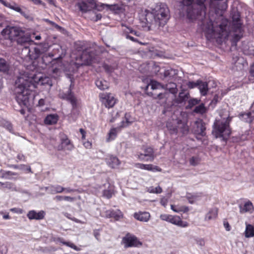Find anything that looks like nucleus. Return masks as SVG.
I'll return each instance as SVG.
<instances>
[{
	"label": "nucleus",
	"instance_id": "a878e982",
	"mask_svg": "<svg viewBox=\"0 0 254 254\" xmlns=\"http://www.w3.org/2000/svg\"><path fill=\"white\" fill-rule=\"evenodd\" d=\"M0 173L1 174V178L7 180H16V178L13 177V176H18V173L10 171H4L1 170Z\"/></svg>",
	"mask_w": 254,
	"mask_h": 254
},
{
	"label": "nucleus",
	"instance_id": "e433bc0d",
	"mask_svg": "<svg viewBox=\"0 0 254 254\" xmlns=\"http://www.w3.org/2000/svg\"><path fill=\"white\" fill-rule=\"evenodd\" d=\"M95 84L97 87L101 90H105L108 89L109 87L108 83L105 80H96Z\"/></svg>",
	"mask_w": 254,
	"mask_h": 254
},
{
	"label": "nucleus",
	"instance_id": "4be33fe9",
	"mask_svg": "<svg viewBox=\"0 0 254 254\" xmlns=\"http://www.w3.org/2000/svg\"><path fill=\"white\" fill-rule=\"evenodd\" d=\"M45 215V212L43 210L40 211L38 212L35 210H30L27 214V217L30 220H41L44 218Z\"/></svg>",
	"mask_w": 254,
	"mask_h": 254
},
{
	"label": "nucleus",
	"instance_id": "f3484780",
	"mask_svg": "<svg viewBox=\"0 0 254 254\" xmlns=\"http://www.w3.org/2000/svg\"><path fill=\"white\" fill-rule=\"evenodd\" d=\"M61 145L59 146V150H67L68 151H71L74 146L71 143L70 140L66 136H64L61 138Z\"/></svg>",
	"mask_w": 254,
	"mask_h": 254
},
{
	"label": "nucleus",
	"instance_id": "4c0bfd02",
	"mask_svg": "<svg viewBox=\"0 0 254 254\" xmlns=\"http://www.w3.org/2000/svg\"><path fill=\"white\" fill-rule=\"evenodd\" d=\"M0 185L3 188L7 189L11 191H17V189L14 184L6 182L5 183L1 182Z\"/></svg>",
	"mask_w": 254,
	"mask_h": 254
},
{
	"label": "nucleus",
	"instance_id": "49530a36",
	"mask_svg": "<svg viewBox=\"0 0 254 254\" xmlns=\"http://www.w3.org/2000/svg\"><path fill=\"white\" fill-rule=\"evenodd\" d=\"M148 191L150 193H160L162 192V190L160 186H158L156 188L151 187L148 189Z\"/></svg>",
	"mask_w": 254,
	"mask_h": 254
},
{
	"label": "nucleus",
	"instance_id": "864d4df0",
	"mask_svg": "<svg viewBox=\"0 0 254 254\" xmlns=\"http://www.w3.org/2000/svg\"><path fill=\"white\" fill-rule=\"evenodd\" d=\"M106 9L113 11H116L119 9V6L117 4H108L106 5Z\"/></svg>",
	"mask_w": 254,
	"mask_h": 254
},
{
	"label": "nucleus",
	"instance_id": "ddd939ff",
	"mask_svg": "<svg viewBox=\"0 0 254 254\" xmlns=\"http://www.w3.org/2000/svg\"><path fill=\"white\" fill-rule=\"evenodd\" d=\"M49 46L48 43L42 44L36 47H34L33 51L34 53H32V59H37L42 54H45L47 51H48Z\"/></svg>",
	"mask_w": 254,
	"mask_h": 254
},
{
	"label": "nucleus",
	"instance_id": "cd10ccee",
	"mask_svg": "<svg viewBox=\"0 0 254 254\" xmlns=\"http://www.w3.org/2000/svg\"><path fill=\"white\" fill-rule=\"evenodd\" d=\"M218 215V208L214 207L209 210L208 212L205 215V220L209 221L215 219Z\"/></svg>",
	"mask_w": 254,
	"mask_h": 254
},
{
	"label": "nucleus",
	"instance_id": "aec40b11",
	"mask_svg": "<svg viewBox=\"0 0 254 254\" xmlns=\"http://www.w3.org/2000/svg\"><path fill=\"white\" fill-rule=\"evenodd\" d=\"M105 216L107 218H113L116 220L123 217L122 212L120 210H108L105 212Z\"/></svg>",
	"mask_w": 254,
	"mask_h": 254
},
{
	"label": "nucleus",
	"instance_id": "a18cd8bd",
	"mask_svg": "<svg viewBox=\"0 0 254 254\" xmlns=\"http://www.w3.org/2000/svg\"><path fill=\"white\" fill-rule=\"evenodd\" d=\"M144 170L151 171L153 172H160L161 171V169L159 167L157 166H154L152 164H145Z\"/></svg>",
	"mask_w": 254,
	"mask_h": 254
},
{
	"label": "nucleus",
	"instance_id": "4d7b16f0",
	"mask_svg": "<svg viewBox=\"0 0 254 254\" xmlns=\"http://www.w3.org/2000/svg\"><path fill=\"white\" fill-rule=\"evenodd\" d=\"M86 2L90 6V7L92 9H94V7H96V4L97 3L95 0H85Z\"/></svg>",
	"mask_w": 254,
	"mask_h": 254
},
{
	"label": "nucleus",
	"instance_id": "8fccbe9b",
	"mask_svg": "<svg viewBox=\"0 0 254 254\" xmlns=\"http://www.w3.org/2000/svg\"><path fill=\"white\" fill-rule=\"evenodd\" d=\"M107 4H105L101 2L96 3V7H94V9H96L98 11H102L105 8H106V5Z\"/></svg>",
	"mask_w": 254,
	"mask_h": 254
},
{
	"label": "nucleus",
	"instance_id": "79ce46f5",
	"mask_svg": "<svg viewBox=\"0 0 254 254\" xmlns=\"http://www.w3.org/2000/svg\"><path fill=\"white\" fill-rule=\"evenodd\" d=\"M9 69V65L4 59L0 58V71L6 72Z\"/></svg>",
	"mask_w": 254,
	"mask_h": 254
},
{
	"label": "nucleus",
	"instance_id": "09e8293b",
	"mask_svg": "<svg viewBox=\"0 0 254 254\" xmlns=\"http://www.w3.org/2000/svg\"><path fill=\"white\" fill-rule=\"evenodd\" d=\"M117 128H114L111 129L109 133V137L107 139L108 141H110L114 139L117 134Z\"/></svg>",
	"mask_w": 254,
	"mask_h": 254
},
{
	"label": "nucleus",
	"instance_id": "052dcab7",
	"mask_svg": "<svg viewBox=\"0 0 254 254\" xmlns=\"http://www.w3.org/2000/svg\"><path fill=\"white\" fill-rule=\"evenodd\" d=\"M113 193L110 190H104L103 191V195L107 198H110L112 196Z\"/></svg>",
	"mask_w": 254,
	"mask_h": 254
},
{
	"label": "nucleus",
	"instance_id": "c9c22d12",
	"mask_svg": "<svg viewBox=\"0 0 254 254\" xmlns=\"http://www.w3.org/2000/svg\"><path fill=\"white\" fill-rule=\"evenodd\" d=\"M107 163L112 168H114L120 164V161L118 158L115 156H111L108 160Z\"/></svg>",
	"mask_w": 254,
	"mask_h": 254
},
{
	"label": "nucleus",
	"instance_id": "dca6fc26",
	"mask_svg": "<svg viewBox=\"0 0 254 254\" xmlns=\"http://www.w3.org/2000/svg\"><path fill=\"white\" fill-rule=\"evenodd\" d=\"M54 57V54L53 53L44 54L42 58V63L46 65H50L51 64H52V62H55L57 60H61L63 58L62 55H59V56L55 59H53Z\"/></svg>",
	"mask_w": 254,
	"mask_h": 254
},
{
	"label": "nucleus",
	"instance_id": "412c9836",
	"mask_svg": "<svg viewBox=\"0 0 254 254\" xmlns=\"http://www.w3.org/2000/svg\"><path fill=\"white\" fill-rule=\"evenodd\" d=\"M133 217L136 220L142 222H148L150 218V214L148 212L139 211L133 214Z\"/></svg>",
	"mask_w": 254,
	"mask_h": 254
},
{
	"label": "nucleus",
	"instance_id": "393cba45",
	"mask_svg": "<svg viewBox=\"0 0 254 254\" xmlns=\"http://www.w3.org/2000/svg\"><path fill=\"white\" fill-rule=\"evenodd\" d=\"M169 222L182 227H186L188 226L187 222H183L180 217L177 216L172 215Z\"/></svg>",
	"mask_w": 254,
	"mask_h": 254
},
{
	"label": "nucleus",
	"instance_id": "20e7f679",
	"mask_svg": "<svg viewBox=\"0 0 254 254\" xmlns=\"http://www.w3.org/2000/svg\"><path fill=\"white\" fill-rule=\"evenodd\" d=\"M221 119L216 120L213 126L212 134L216 138L222 137L223 140L226 141L231 134L230 123L231 121L232 117L229 114L227 115L226 118H222L220 114Z\"/></svg>",
	"mask_w": 254,
	"mask_h": 254
},
{
	"label": "nucleus",
	"instance_id": "3c124183",
	"mask_svg": "<svg viewBox=\"0 0 254 254\" xmlns=\"http://www.w3.org/2000/svg\"><path fill=\"white\" fill-rule=\"evenodd\" d=\"M175 71L172 69L165 70L164 72V76L165 77H170L175 74Z\"/></svg>",
	"mask_w": 254,
	"mask_h": 254
},
{
	"label": "nucleus",
	"instance_id": "bf43d9fd",
	"mask_svg": "<svg viewBox=\"0 0 254 254\" xmlns=\"http://www.w3.org/2000/svg\"><path fill=\"white\" fill-rule=\"evenodd\" d=\"M63 190H64V191L65 193H71V192L78 191V190L71 189L69 187H68V188L63 187Z\"/></svg>",
	"mask_w": 254,
	"mask_h": 254
},
{
	"label": "nucleus",
	"instance_id": "0eeeda50",
	"mask_svg": "<svg viewBox=\"0 0 254 254\" xmlns=\"http://www.w3.org/2000/svg\"><path fill=\"white\" fill-rule=\"evenodd\" d=\"M233 18V34L232 41V45H236L237 42L239 41L243 36V30L242 23L239 15H234Z\"/></svg>",
	"mask_w": 254,
	"mask_h": 254
},
{
	"label": "nucleus",
	"instance_id": "2f4dec72",
	"mask_svg": "<svg viewBox=\"0 0 254 254\" xmlns=\"http://www.w3.org/2000/svg\"><path fill=\"white\" fill-rule=\"evenodd\" d=\"M198 88L199 90L200 93L201 95L205 96L207 94L208 91V83L206 82L199 81V85Z\"/></svg>",
	"mask_w": 254,
	"mask_h": 254
},
{
	"label": "nucleus",
	"instance_id": "1a4fd4ad",
	"mask_svg": "<svg viewBox=\"0 0 254 254\" xmlns=\"http://www.w3.org/2000/svg\"><path fill=\"white\" fill-rule=\"evenodd\" d=\"M122 243L124 244V247L126 248L129 247H138L142 245V243L140 242L135 236L128 234L123 238Z\"/></svg>",
	"mask_w": 254,
	"mask_h": 254
},
{
	"label": "nucleus",
	"instance_id": "69168bd1",
	"mask_svg": "<svg viewBox=\"0 0 254 254\" xmlns=\"http://www.w3.org/2000/svg\"><path fill=\"white\" fill-rule=\"evenodd\" d=\"M61 50V47L59 46H57L56 48H54L52 52L51 53L54 54V56L58 54L60 51Z\"/></svg>",
	"mask_w": 254,
	"mask_h": 254
},
{
	"label": "nucleus",
	"instance_id": "a211bd4d",
	"mask_svg": "<svg viewBox=\"0 0 254 254\" xmlns=\"http://www.w3.org/2000/svg\"><path fill=\"white\" fill-rule=\"evenodd\" d=\"M15 40L18 45L22 46L29 45L30 43L32 42L30 37L28 35L26 34L23 30V34L19 35Z\"/></svg>",
	"mask_w": 254,
	"mask_h": 254
},
{
	"label": "nucleus",
	"instance_id": "0e129e2a",
	"mask_svg": "<svg viewBox=\"0 0 254 254\" xmlns=\"http://www.w3.org/2000/svg\"><path fill=\"white\" fill-rule=\"evenodd\" d=\"M190 163L191 165L195 166L197 164V161L196 158L192 157L190 160Z\"/></svg>",
	"mask_w": 254,
	"mask_h": 254
},
{
	"label": "nucleus",
	"instance_id": "6ab92c4d",
	"mask_svg": "<svg viewBox=\"0 0 254 254\" xmlns=\"http://www.w3.org/2000/svg\"><path fill=\"white\" fill-rule=\"evenodd\" d=\"M63 98L68 101L72 105V108L75 109L77 106V100L73 94L71 92L70 88L68 89L67 93H64Z\"/></svg>",
	"mask_w": 254,
	"mask_h": 254
},
{
	"label": "nucleus",
	"instance_id": "338daca9",
	"mask_svg": "<svg viewBox=\"0 0 254 254\" xmlns=\"http://www.w3.org/2000/svg\"><path fill=\"white\" fill-rule=\"evenodd\" d=\"M196 244L200 246H203L205 244V242L203 239H198L196 240Z\"/></svg>",
	"mask_w": 254,
	"mask_h": 254
},
{
	"label": "nucleus",
	"instance_id": "f257e3e1",
	"mask_svg": "<svg viewBox=\"0 0 254 254\" xmlns=\"http://www.w3.org/2000/svg\"><path fill=\"white\" fill-rule=\"evenodd\" d=\"M51 79L48 76L37 77L34 72H21L15 82V99L20 106L28 107L30 105V92L37 85L52 86Z\"/></svg>",
	"mask_w": 254,
	"mask_h": 254
},
{
	"label": "nucleus",
	"instance_id": "f704fd0d",
	"mask_svg": "<svg viewBox=\"0 0 254 254\" xmlns=\"http://www.w3.org/2000/svg\"><path fill=\"white\" fill-rule=\"evenodd\" d=\"M245 235L246 238L254 237V227L252 225L246 224Z\"/></svg>",
	"mask_w": 254,
	"mask_h": 254
},
{
	"label": "nucleus",
	"instance_id": "f03ea898",
	"mask_svg": "<svg viewBox=\"0 0 254 254\" xmlns=\"http://www.w3.org/2000/svg\"><path fill=\"white\" fill-rule=\"evenodd\" d=\"M169 10L164 3L157 4L151 12H147L145 20L149 30L163 27L169 19Z\"/></svg>",
	"mask_w": 254,
	"mask_h": 254
},
{
	"label": "nucleus",
	"instance_id": "9d476101",
	"mask_svg": "<svg viewBox=\"0 0 254 254\" xmlns=\"http://www.w3.org/2000/svg\"><path fill=\"white\" fill-rule=\"evenodd\" d=\"M96 54L93 49H85L80 56L81 60L86 64H91L95 58Z\"/></svg>",
	"mask_w": 254,
	"mask_h": 254
},
{
	"label": "nucleus",
	"instance_id": "37998d69",
	"mask_svg": "<svg viewBox=\"0 0 254 254\" xmlns=\"http://www.w3.org/2000/svg\"><path fill=\"white\" fill-rule=\"evenodd\" d=\"M54 199L57 201L65 200L69 202H73L75 199L74 197L69 196L56 195L54 198Z\"/></svg>",
	"mask_w": 254,
	"mask_h": 254
},
{
	"label": "nucleus",
	"instance_id": "ea45409f",
	"mask_svg": "<svg viewBox=\"0 0 254 254\" xmlns=\"http://www.w3.org/2000/svg\"><path fill=\"white\" fill-rule=\"evenodd\" d=\"M190 97V94L189 92H185L184 91L181 92L179 94L178 102L182 103L186 101Z\"/></svg>",
	"mask_w": 254,
	"mask_h": 254
},
{
	"label": "nucleus",
	"instance_id": "7c9ffc66",
	"mask_svg": "<svg viewBox=\"0 0 254 254\" xmlns=\"http://www.w3.org/2000/svg\"><path fill=\"white\" fill-rule=\"evenodd\" d=\"M195 125L197 128L195 130V132L201 136H204L205 135V131L206 129L204 124L201 122H196Z\"/></svg>",
	"mask_w": 254,
	"mask_h": 254
},
{
	"label": "nucleus",
	"instance_id": "5701e85b",
	"mask_svg": "<svg viewBox=\"0 0 254 254\" xmlns=\"http://www.w3.org/2000/svg\"><path fill=\"white\" fill-rule=\"evenodd\" d=\"M239 208L241 213H244L246 212L252 213L254 210L253 203L249 200L247 201L243 206L242 205H240Z\"/></svg>",
	"mask_w": 254,
	"mask_h": 254
},
{
	"label": "nucleus",
	"instance_id": "680f3d73",
	"mask_svg": "<svg viewBox=\"0 0 254 254\" xmlns=\"http://www.w3.org/2000/svg\"><path fill=\"white\" fill-rule=\"evenodd\" d=\"M125 118L126 120V123L124 121L122 122V125L120 126V127H124L128 126L129 124L131 123V122H130L127 117V114L125 115Z\"/></svg>",
	"mask_w": 254,
	"mask_h": 254
},
{
	"label": "nucleus",
	"instance_id": "473e14b6",
	"mask_svg": "<svg viewBox=\"0 0 254 254\" xmlns=\"http://www.w3.org/2000/svg\"><path fill=\"white\" fill-rule=\"evenodd\" d=\"M164 89L168 90L171 93L176 94L177 93L178 89L177 88V85L175 83L171 82L164 85Z\"/></svg>",
	"mask_w": 254,
	"mask_h": 254
},
{
	"label": "nucleus",
	"instance_id": "6e6d98bb",
	"mask_svg": "<svg viewBox=\"0 0 254 254\" xmlns=\"http://www.w3.org/2000/svg\"><path fill=\"white\" fill-rule=\"evenodd\" d=\"M92 13L94 15V16L91 18V20L96 22L99 20H100L102 18V14L100 13H97L96 12H93Z\"/></svg>",
	"mask_w": 254,
	"mask_h": 254
},
{
	"label": "nucleus",
	"instance_id": "c85d7f7f",
	"mask_svg": "<svg viewBox=\"0 0 254 254\" xmlns=\"http://www.w3.org/2000/svg\"><path fill=\"white\" fill-rule=\"evenodd\" d=\"M58 120V116L55 114H50L48 115L44 120V122L46 125H54L57 123Z\"/></svg>",
	"mask_w": 254,
	"mask_h": 254
},
{
	"label": "nucleus",
	"instance_id": "39448f33",
	"mask_svg": "<svg viewBox=\"0 0 254 254\" xmlns=\"http://www.w3.org/2000/svg\"><path fill=\"white\" fill-rule=\"evenodd\" d=\"M166 127L171 134H177L180 130L183 134H186L189 131V127L187 124L181 119H175L173 116L167 122Z\"/></svg>",
	"mask_w": 254,
	"mask_h": 254
},
{
	"label": "nucleus",
	"instance_id": "a19ab883",
	"mask_svg": "<svg viewBox=\"0 0 254 254\" xmlns=\"http://www.w3.org/2000/svg\"><path fill=\"white\" fill-rule=\"evenodd\" d=\"M9 69V65L4 59L0 58V71L6 72Z\"/></svg>",
	"mask_w": 254,
	"mask_h": 254
},
{
	"label": "nucleus",
	"instance_id": "13d9d810",
	"mask_svg": "<svg viewBox=\"0 0 254 254\" xmlns=\"http://www.w3.org/2000/svg\"><path fill=\"white\" fill-rule=\"evenodd\" d=\"M171 216L172 215H171L164 214H161L160 216V218L162 220L166 221L169 222V221L170 220V218L171 217Z\"/></svg>",
	"mask_w": 254,
	"mask_h": 254
},
{
	"label": "nucleus",
	"instance_id": "774afa93",
	"mask_svg": "<svg viewBox=\"0 0 254 254\" xmlns=\"http://www.w3.org/2000/svg\"><path fill=\"white\" fill-rule=\"evenodd\" d=\"M17 159L19 160V161H26V157H25V156L22 154H18L17 156Z\"/></svg>",
	"mask_w": 254,
	"mask_h": 254
},
{
	"label": "nucleus",
	"instance_id": "e2e57ef3",
	"mask_svg": "<svg viewBox=\"0 0 254 254\" xmlns=\"http://www.w3.org/2000/svg\"><path fill=\"white\" fill-rule=\"evenodd\" d=\"M93 235L98 241H100V232L99 230H94L93 231Z\"/></svg>",
	"mask_w": 254,
	"mask_h": 254
},
{
	"label": "nucleus",
	"instance_id": "2eb2a0df",
	"mask_svg": "<svg viewBox=\"0 0 254 254\" xmlns=\"http://www.w3.org/2000/svg\"><path fill=\"white\" fill-rule=\"evenodd\" d=\"M252 111L249 112L242 113L239 115L240 120L247 123H251L254 119V103L251 107Z\"/></svg>",
	"mask_w": 254,
	"mask_h": 254
},
{
	"label": "nucleus",
	"instance_id": "c756f323",
	"mask_svg": "<svg viewBox=\"0 0 254 254\" xmlns=\"http://www.w3.org/2000/svg\"><path fill=\"white\" fill-rule=\"evenodd\" d=\"M77 6L79 10L83 13H86L92 10L85 0L78 2L77 4Z\"/></svg>",
	"mask_w": 254,
	"mask_h": 254
},
{
	"label": "nucleus",
	"instance_id": "72a5a7b5",
	"mask_svg": "<svg viewBox=\"0 0 254 254\" xmlns=\"http://www.w3.org/2000/svg\"><path fill=\"white\" fill-rule=\"evenodd\" d=\"M207 108L205 106L204 104L202 103H199L198 106H196L193 112L196 114H203L207 112Z\"/></svg>",
	"mask_w": 254,
	"mask_h": 254
},
{
	"label": "nucleus",
	"instance_id": "de8ad7c7",
	"mask_svg": "<svg viewBox=\"0 0 254 254\" xmlns=\"http://www.w3.org/2000/svg\"><path fill=\"white\" fill-rule=\"evenodd\" d=\"M0 125L6 128L10 132L12 131V126L9 122L3 121L0 123Z\"/></svg>",
	"mask_w": 254,
	"mask_h": 254
},
{
	"label": "nucleus",
	"instance_id": "9b49d317",
	"mask_svg": "<svg viewBox=\"0 0 254 254\" xmlns=\"http://www.w3.org/2000/svg\"><path fill=\"white\" fill-rule=\"evenodd\" d=\"M143 153L138 154V158L142 161L152 162L155 158L153 149L151 147H147L143 149Z\"/></svg>",
	"mask_w": 254,
	"mask_h": 254
},
{
	"label": "nucleus",
	"instance_id": "603ef678",
	"mask_svg": "<svg viewBox=\"0 0 254 254\" xmlns=\"http://www.w3.org/2000/svg\"><path fill=\"white\" fill-rule=\"evenodd\" d=\"M221 99V98L217 94H215L213 97V99L211 101L210 103V106H214L217 104V103Z\"/></svg>",
	"mask_w": 254,
	"mask_h": 254
},
{
	"label": "nucleus",
	"instance_id": "7ed1b4c3",
	"mask_svg": "<svg viewBox=\"0 0 254 254\" xmlns=\"http://www.w3.org/2000/svg\"><path fill=\"white\" fill-rule=\"evenodd\" d=\"M228 21L222 17L212 22L211 20L207 23L205 29L206 33L215 38L225 39L229 34Z\"/></svg>",
	"mask_w": 254,
	"mask_h": 254
},
{
	"label": "nucleus",
	"instance_id": "5fc2aeb1",
	"mask_svg": "<svg viewBox=\"0 0 254 254\" xmlns=\"http://www.w3.org/2000/svg\"><path fill=\"white\" fill-rule=\"evenodd\" d=\"M199 81L197 80L196 82H193V81H189L187 85L190 88H193L194 87H197L198 85H199Z\"/></svg>",
	"mask_w": 254,
	"mask_h": 254
},
{
	"label": "nucleus",
	"instance_id": "6e6552de",
	"mask_svg": "<svg viewBox=\"0 0 254 254\" xmlns=\"http://www.w3.org/2000/svg\"><path fill=\"white\" fill-rule=\"evenodd\" d=\"M149 87H150V89L154 91L156 90L164 89V85H163L155 80H152L150 81V83L147 86H146L145 88V91L147 95L152 96L155 99H161L165 96V94H163L162 93H153L152 92H149Z\"/></svg>",
	"mask_w": 254,
	"mask_h": 254
},
{
	"label": "nucleus",
	"instance_id": "c03bdc74",
	"mask_svg": "<svg viewBox=\"0 0 254 254\" xmlns=\"http://www.w3.org/2000/svg\"><path fill=\"white\" fill-rule=\"evenodd\" d=\"M201 102V100L197 98H191L188 101V105L187 108L191 109L193 106L198 105Z\"/></svg>",
	"mask_w": 254,
	"mask_h": 254
},
{
	"label": "nucleus",
	"instance_id": "4468645a",
	"mask_svg": "<svg viewBox=\"0 0 254 254\" xmlns=\"http://www.w3.org/2000/svg\"><path fill=\"white\" fill-rule=\"evenodd\" d=\"M102 103L106 108H110L113 107L116 103V99L113 95L110 93L102 95Z\"/></svg>",
	"mask_w": 254,
	"mask_h": 254
},
{
	"label": "nucleus",
	"instance_id": "f8f14e48",
	"mask_svg": "<svg viewBox=\"0 0 254 254\" xmlns=\"http://www.w3.org/2000/svg\"><path fill=\"white\" fill-rule=\"evenodd\" d=\"M178 1L185 5H190L192 3L197 4L200 9V15L202 16L205 15L206 7L204 5V0H178Z\"/></svg>",
	"mask_w": 254,
	"mask_h": 254
},
{
	"label": "nucleus",
	"instance_id": "b1692460",
	"mask_svg": "<svg viewBox=\"0 0 254 254\" xmlns=\"http://www.w3.org/2000/svg\"><path fill=\"white\" fill-rule=\"evenodd\" d=\"M46 190L51 194L60 193L64 191L63 187L59 185L49 186Z\"/></svg>",
	"mask_w": 254,
	"mask_h": 254
},
{
	"label": "nucleus",
	"instance_id": "423d86ee",
	"mask_svg": "<svg viewBox=\"0 0 254 254\" xmlns=\"http://www.w3.org/2000/svg\"><path fill=\"white\" fill-rule=\"evenodd\" d=\"M1 33L4 39L8 41L9 45H11L19 35L23 34V30L19 27L7 26Z\"/></svg>",
	"mask_w": 254,
	"mask_h": 254
},
{
	"label": "nucleus",
	"instance_id": "58836bf2",
	"mask_svg": "<svg viewBox=\"0 0 254 254\" xmlns=\"http://www.w3.org/2000/svg\"><path fill=\"white\" fill-rule=\"evenodd\" d=\"M215 2L217 5V8L220 10H225L227 8L226 0H215Z\"/></svg>",
	"mask_w": 254,
	"mask_h": 254
},
{
	"label": "nucleus",
	"instance_id": "bb28decb",
	"mask_svg": "<svg viewBox=\"0 0 254 254\" xmlns=\"http://www.w3.org/2000/svg\"><path fill=\"white\" fill-rule=\"evenodd\" d=\"M34 47H30L29 45L23 46L22 49L21 54L25 57H29L30 59L33 60L31 56L32 53H34L33 51Z\"/></svg>",
	"mask_w": 254,
	"mask_h": 254
}]
</instances>
